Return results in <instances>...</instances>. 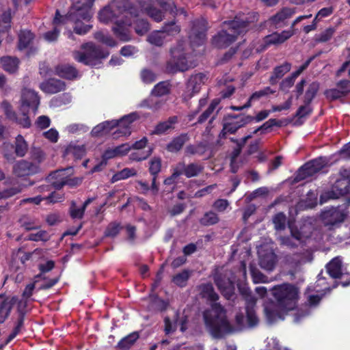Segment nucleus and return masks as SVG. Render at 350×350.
Wrapping results in <instances>:
<instances>
[{
  "label": "nucleus",
  "instance_id": "72a5a7b5",
  "mask_svg": "<svg viewBox=\"0 0 350 350\" xmlns=\"http://www.w3.org/2000/svg\"><path fill=\"white\" fill-rule=\"evenodd\" d=\"M171 91V84L168 81H163L156 84L151 91V94L157 96L161 97L168 95Z\"/></svg>",
  "mask_w": 350,
  "mask_h": 350
},
{
  "label": "nucleus",
  "instance_id": "b1692460",
  "mask_svg": "<svg viewBox=\"0 0 350 350\" xmlns=\"http://www.w3.org/2000/svg\"><path fill=\"white\" fill-rule=\"evenodd\" d=\"M200 295L202 298L206 299L210 302V308L215 303H218L219 299V295L215 292L213 284L210 282L202 284L200 286Z\"/></svg>",
  "mask_w": 350,
  "mask_h": 350
},
{
  "label": "nucleus",
  "instance_id": "7ed1b4c3",
  "mask_svg": "<svg viewBox=\"0 0 350 350\" xmlns=\"http://www.w3.org/2000/svg\"><path fill=\"white\" fill-rule=\"evenodd\" d=\"M258 14L256 12L239 14L232 21H226L224 25H228V30H221L212 38V44L217 49H226L234 43L237 37L245 33L250 25L257 22Z\"/></svg>",
  "mask_w": 350,
  "mask_h": 350
},
{
  "label": "nucleus",
  "instance_id": "20e7f679",
  "mask_svg": "<svg viewBox=\"0 0 350 350\" xmlns=\"http://www.w3.org/2000/svg\"><path fill=\"white\" fill-rule=\"evenodd\" d=\"M139 118L137 112H133L123 116L119 120H112L103 122L93 128L92 135L94 137H100L109 133L113 129H116L112 133L113 138L131 135V124Z\"/></svg>",
  "mask_w": 350,
  "mask_h": 350
},
{
  "label": "nucleus",
  "instance_id": "f03ea898",
  "mask_svg": "<svg viewBox=\"0 0 350 350\" xmlns=\"http://www.w3.org/2000/svg\"><path fill=\"white\" fill-rule=\"evenodd\" d=\"M95 0H75L66 15H61L58 10L55 12L53 23L57 26L68 22L73 23L74 32L85 35L92 28V25L85 24L92 19L94 12L92 7Z\"/></svg>",
  "mask_w": 350,
  "mask_h": 350
},
{
  "label": "nucleus",
  "instance_id": "9d476101",
  "mask_svg": "<svg viewBox=\"0 0 350 350\" xmlns=\"http://www.w3.org/2000/svg\"><path fill=\"white\" fill-rule=\"evenodd\" d=\"M214 282L221 295L227 299H233L234 293V282L226 275L217 274L214 276Z\"/></svg>",
  "mask_w": 350,
  "mask_h": 350
},
{
  "label": "nucleus",
  "instance_id": "3c124183",
  "mask_svg": "<svg viewBox=\"0 0 350 350\" xmlns=\"http://www.w3.org/2000/svg\"><path fill=\"white\" fill-rule=\"evenodd\" d=\"M20 110L22 112L21 116H16V120H14L13 122H16L23 128H29L31 124L28 116L29 109L21 108Z\"/></svg>",
  "mask_w": 350,
  "mask_h": 350
},
{
  "label": "nucleus",
  "instance_id": "39448f33",
  "mask_svg": "<svg viewBox=\"0 0 350 350\" xmlns=\"http://www.w3.org/2000/svg\"><path fill=\"white\" fill-rule=\"evenodd\" d=\"M272 295L279 306L286 310H291L296 306L299 291L294 285L284 283L274 286L272 289Z\"/></svg>",
  "mask_w": 350,
  "mask_h": 350
},
{
  "label": "nucleus",
  "instance_id": "4be33fe9",
  "mask_svg": "<svg viewBox=\"0 0 350 350\" xmlns=\"http://www.w3.org/2000/svg\"><path fill=\"white\" fill-rule=\"evenodd\" d=\"M294 14L295 11L293 9L283 8L275 14L271 16L269 21L270 23L275 25V27H281L286 25L285 21L292 17Z\"/></svg>",
  "mask_w": 350,
  "mask_h": 350
},
{
  "label": "nucleus",
  "instance_id": "bb28decb",
  "mask_svg": "<svg viewBox=\"0 0 350 350\" xmlns=\"http://www.w3.org/2000/svg\"><path fill=\"white\" fill-rule=\"evenodd\" d=\"M277 261V256L272 252H267L259 258L260 267L268 271H271L274 269Z\"/></svg>",
  "mask_w": 350,
  "mask_h": 350
},
{
  "label": "nucleus",
  "instance_id": "6e6d98bb",
  "mask_svg": "<svg viewBox=\"0 0 350 350\" xmlns=\"http://www.w3.org/2000/svg\"><path fill=\"white\" fill-rule=\"evenodd\" d=\"M273 126L281 127L282 122L274 118H271L255 129L252 133L256 134L260 131H267Z\"/></svg>",
  "mask_w": 350,
  "mask_h": 350
},
{
  "label": "nucleus",
  "instance_id": "ddd939ff",
  "mask_svg": "<svg viewBox=\"0 0 350 350\" xmlns=\"http://www.w3.org/2000/svg\"><path fill=\"white\" fill-rule=\"evenodd\" d=\"M131 25L132 23L130 19L121 18L115 21L111 30L118 40L122 42H129L131 40Z\"/></svg>",
  "mask_w": 350,
  "mask_h": 350
},
{
  "label": "nucleus",
  "instance_id": "aec40b11",
  "mask_svg": "<svg viewBox=\"0 0 350 350\" xmlns=\"http://www.w3.org/2000/svg\"><path fill=\"white\" fill-rule=\"evenodd\" d=\"M208 79V76L202 72L192 75L187 83V88L191 91L190 97L198 93L200 90L202 85L204 84Z\"/></svg>",
  "mask_w": 350,
  "mask_h": 350
},
{
  "label": "nucleus",
  "instance_id": "f8f14e48",
  "mask_svg": "<svg viewBox=\"0 0 350 350\" xmlns=\"http://www.w3.org/2000/svg\"><path fill=\"white\" fill-rule=\"evenodd\" d=\"M40 172L38 164L24 159L18 161L13 167L14 174L20 178L33 176Z\"/></svg>",
  "mask_w": 350,
  "mask_h": 350
},
{
  "label": "nucleus",
  "instance_id": "de8ad7c7",
  "mask_svg": "<svg viewBox=\"0 0 350 350\" xmlns=\"http://www.w3.org/2000/svg\"><path fill=\"white\" fill-rule=\"evenodd\" d=\"M12 16L10 10L3 12L0 15V31H8L11 27Z\"/></svg>",
  "mask_w": 350,
  "mask_h": 350
},
{
  "label": "nucleus",
  "instance_id": "ea45409f",
  "mask_svg": "<svg viewBox=\"0 0 350 350\" xmlns=\"http://www.w3.org/2000/svg\"><path fill=\"white\" fill-rule=\"evenodd\" d=\"M28 150V145L21 135H18L15 140V153L18 157L25 155Z\"/></svg>",
  "mask_w": 350,
  "mask_h": 350
},
{
  "label": "nucleus",
  "instance_id": "8fccbe9b",
  "mask_svg": "<svg viewBox=\"0 0 350 350\" xmlns=\"http://www.w3.org/2000/svg\"><path fill=\"white\" fill-rule=\"evenodd\" d=\"M94 38L111 47H114L117 45L116 41L109 35L105 34L102 31H97L94 33Z\"/></svg>",
  "mask_w": 350,
  "mask_h": 350
},
{
  "label": "nucleus",
  "instance_id": "6ab92c4d",
  "mask_svg": "<svg viewBox=\"0 0 350 350\" xmlns=\"http://www.w3.org/2000/svg\"><path fill=\"white\" fill-rule=\"evenodd\" d=\"M178 122V118L176 116L169 117L166 120L158 122L151 135H161L167 133L174 129V125Z\"/></svg>",
  "mask_w": 350,
  "mask_h": 350
},
{
  "label": "nucleus",
  "instance_id": "4d7b16f0",
  "mask_svg": "<svg viewBox=\"0 0 350 350\" xmlns=\"http://www.w3.org/2000/svg\"><path fill=\"white\" fill-rule=\"evenodd\" d=\"M250 273L253 282L255 284L265 283L267 280V277L255 267H250Z\"/></svg>",
  "mask_w": 350,
  "mask_h": 350
},
{
  "label": "nucleus",
  "instance_id": "37998d69",
  "mask_svg": "<svg viewBox=\"0 0 350 350\" xmlns=\"http://www.w3.org/2000/svg\"><path fill=\"white\" fill-rule=\"evenodd\" d=\"M122 228L123 226L120 222L112 221L107 225L104 234L106 237L114 238L118 235Z\"/></svg>",
  "mask_w": 350,
  "mask_h": 350
},
{
  "label": "nucleus",
  "instance_id": "dca6fc26",
  "mask_svg": "<svg viewBox=\"0 0 350 350\" xmlns=\"http://www.w3.org/2000/svg\"><path fill=\"white\" fill-rule=\"evenodd\" d=\"M139 5L142 12L156 22H161L164 18V12L153 5L152 0H139Z\"/></svg>",
  "mask_w": 350,
  "mask_h": 350
},
{
  "label": "nucleus",
  "instance_id": "7c9ffc66",
  "mask_svg": "<svg viewBox=\"0 0 350 350\" xmlns=\"http://www.w3.org/2000/svg\"><path fill=\"white\" fill-rule=\"evenodd\" d=\"M139 338V332H133L122 338L117 344L116 347L120 349H129Z\"/></svg>",
  "mask_w": 350,
  "mask_h": 350
},
{
  "label": "nucleus",
  "instance_id": "4468645a",
  "mask_svg": "<svg viewBox=\"0 0 350 350\" xmlns=\"http://www.w3.org/2000/svg\"><path fill=\"white\" fill-rule=\"evenodd\" d=\"M346 215L338 208L332 207L323 211L321 214L322 221L325 226L332 227L342 222Z\"/></svg>",
  "mask_w": 350,
  "mask_h": 350
},
{
  "label": "nucleus",
  "instance_id": "a211bd4d",
  "mask_svg": "<svg viewBox=\"0 0 350 350\" xmlns=\"http://www.w3.org/2000/svg\"><path fill=\"white\" fill-rule=\"evenodd\" d=\"M66 83L60 79L51 78L40 83V88L47 94H56L66 90Z\"/></svg>",
  "mask_w": 350,
  "mask_h": 350
},
{
  "label": "nucleus",
  "instance_id": "e2e57ef3",
  "mask_svg": "<svg viewBox=\"0 0 350 350\" xmlns=\"http://www.w3.org/2000/svg\"><path fill=\"white\" fill-rule=\"evenodd\" d=\"M1 107L3 109L4 113L8 119L14 121L16 120V113L12 109V107L8 100H3L1 103Z\"/></svg>",
  "mask_w": 350,
  "mask_h": 350
},
{
  "label": "nucleus",
  "instance_id": "49530a36",
  "mask_svg": "<svg viewBox=\"0 0 350 350\" xmlns=\"http://www.w3.org/2000/svg\"><path fill=\"white\" fill-rule=\"evenodd\" d=\"M150 24L146 19H137L135 22L134 29L139 36H144L150 30Z\"/></svg>",
  "mask_w": 350,
  "mask_h": 350
},
{
  "label": "nucleus",
  "instance_id": "1a4fd4ad",
  "mask_svg": "<svg viewBox=\"0 0 350 350\" xmlns=\"http://www.w3.org/2000/svg\"><path fill=\"white\" fill-rule=\"evenodd\" d=\"M122 5V1L119 0H113L107 5L105 6L98 12V20L100 22L108 24L109 23H115L116 21H118V18L121 16L120 7Z\"/></svg>",
  "mask_w": 350,
  "mask_h": 350
},
{
  "label": "nucleus",
  "instance_id": "338daca9",
  "mask_svg": "<svg viewBox=\"0 0 350 350\" xmlns=\"http://www.w3.org/2000/svg\"><path fill=\"white\" fill-rule=\"evenodd\" d=\"M334 33L335 29L334 27H329L317 37L316 41L318 42H326L332 38Z\"/></svg>",
  "mask_w": 350,
  "mask_h": 350
},
{
  "label": "nucleus",
  "instance_id": "5701e85b",
  "mask_svg": "<svg viewBox=\"0 0 350 350\" xmlns=\"http://www.w3.org/2000/svg\"><path fill=\"white\" fill-rule=\"evenodd\" d=\"M55 73L59 77L68 80H74L77 78L79 71L70 64H59L55 68Z\"/></svg>",
  "mask_w": 350,
  "mask_h": 350
},
{
  "label": "nucleus",
  "instance_id": "774afa93",
  "mask_svg": "<svg viewBox=\"0 0 350 350\" xmlns=\"http://www.w3.org/2000/svg\"><path fill=\"white\" fill-rule=\"evenodd\" d=\"M66 151L72 153L76 159H81L85 154V150L83 146H70L66 149Z\"/></svg>",
  "mask_w": 350,
  "mask_h": 350
},
{
  "label": "nucleus",
  "instance_id": "4c0bfd02",
  "mask_svg": "<svg viewBox=\"0 0 350 350\" xmlns=\"http://www.w3.org/2000/svg\"><path fill=\"white\" fill-rule=\"evenodd\" d=\"M219 221V218L217 213L210 211L206 212L199 219L200 224L203 226H210L217 224Z\"/></svg>",
  "mask_w": 350,
  "mask_h": 350
},
{
  "label": "nucleus",
  "instance_id": "e433bc0d",
  "mask_svg": "<svg viewBox=\"0 0 350 350\" xmlns=\"http://www.w3.org/2000/svg\"><path fill=\"white\" fill-rule=\"evenodd\" d=\"M34 38L33 33L28 30L21 31L18 35V48L20 50L25 49L29 46Z\"/></svg>",
  "mask_w": 350,
  "mask_h": 350
},
{
  "label": "nucleus",
  "instance_id": "c9c22d12",
  "mask_svg": "<svg viewBox=\"0 0 350 350\" xmlns=\"http://www.w3.org/2000/svg\"><path fill=\"white\" fill-rule=\"evenodd\" d=\"M207 150V144L205 142H200L196 145L189 144L185 148V154L187 155H195L198 154L200 156L203 155Z\"/></svg>",
  "mask_w": 350,
  "mask_h": 350
},
{
  "label": "nucleus",
  "instance_id": "c756f323",
  "mask_svg": "<svg viewBox=\"0 0 350 350\" xmlns=\"http://www.w3.org/2000/svg\"><path fill=\"white\" fill-rule=\"evenodd\" d=\"M0 62L4 70L10 73H14L18 68L19 60L17 57H12L10 56L2 57Z\"/></svg>",
  "mask_w": 350,
  "mask_h": 350
},
{
  "label": "nucleus",
  "instance_id": "a19ab883",
  "mask_svg": "<svg viewBox=\"0 0 350 350\" xmlns=\"http://www.w3.org/2000/svg\"><path fill=\"white\" fill-rule=\"evenodd\" d=\"M189 277V271L184 269L181 272L174 275L172 279V282L178 286L183 288L187 286Z\"/></svg>",
  "mask_w": 350,
  "mask_h": 350
},
{
  "label": "nucleus",
  "instance_id": "c85d7f7f",
  "mask_svg": "<svg viewBox=\"0 0 350 350\" xmlns=\"http://www.w3.org/2000/svg\"><path fill=\"white\" fill-rule=\"evenodd\" d=\"M219 105V101L217 99H214L211 101L208 108L199 116L198 121L195 123L197 124H202L205 122L208 118H210L208 122L209 124H212L213 121L215 120V116H211L213 114L217 106Z\"/></svg>",
  "mask_w": 350,
  "mask_h": 350
},
{
  "label": "nucleus",
  "instance_id": "0eeeda50",
  "mask_svg": "<svg viewBox=\"0 0 350 350\" xmlns=\"http://www.w3.org/2000/svg\"><path fill=\"white\" fill-rule=\"evenodd\" d=\"M327 164V159L323 157L306 162L296 172L294 182L299 183L314 176L324 168Z\"/></svg>",
  "mask_w": 350,
  "mask_h": 350
},
{
  "label": "nucleus",
  "instance_id": "f704fd0d",
  "mask_svg": "<svg viewBox=\"0 0 350 350\" xmlns=\"http://www.w3.org/2000/svg\"><path fill=\"white\" fill-rule=\"evenodd\" d=\"M320 85L317 81H313L309 84L304 96V103L306 105H310L313 99L316 97Z\"/></svg>",
  "mask_w": 350,
  "mask_h": 350
},
{
  "label": "nucleus",
  "instance_id": "bf43d9fd",
  "mask_svg": "<svg viewBox=\"0 0 350 350\" xmlns=\"http://www.w3.org/2000/svg\"><path fill=\"white\" fill-rule=\"evenodd\" d=\"M22 191L21 185H17L7 188L0 191V198H9Z\"/></svg>",
  "mask_w": 350,
  "mask_h": 350
},
{
  "label": "nucleus",
  "instance_id": "052dcab7",
  "mask_svg": "<svg viewBox=\"0 0 350 350\" xmlns=\"http://www.w3.org/2000/svg\"><path fill=\"white\" fill-rule=\"evenodd\" d=\"M265 311L267 321L270 323H273L279 319H282L281 312L277 309L266 308Z\"/></svg>",
  "mask_w": 350,
  "mask_h": 350
},
{
  "label": "nucleus",
  "instance_id": "423d86ee",
  "mask_svg": "<svg viewBox=\"0 0 350 350\" xmlns=\"http://www.w3.org/2000/svg\"><path fill=\"white\" fill-rule=\"evenodd\" d=\"M84 52L77 51L75 53V59L86 66H95L100 59L107 58L109 55L108 50L100 46L88 42L82 45Z\"/></svg>",
  "mask_w": 350,
  "mask_h": 350
},
{
  "label": "nucleus",
  "instance_id": "cd10ccee",
  "mask_svg": "<svg viewBox=\"0 0 350 350\" xmlns=\"http://www.w3.org/2000/svg\"><path fill=\"white\" fill-rule=\"evenodd\" d=\"M291 68V64L288 62H284V64L278 66L274 68L273 72L269 77V83L273 85L278 83V80L282 78L283 76L290 71Z\"/></svg>",
  "mask_w": 350,
  "mask_h": 350
},
{
  "label": "nucleus",
  "instance_id": "2eb2a0df",
  "mask_svg": "<svg viewBox=\"0 0 350 350\" xmlns=\"http://www.w3.org/2000/svg\"><path fill=\"white\" fill-rule=\"evenodd\" d=\"M176 167L180 176L184 175L187 178L196 177L204 170V166L198 163H190L187 165L184 161H180L176 164Z\"/></svg>",
  "mask_w": 350,
  "mask_h": 350
},
{
  "label": "nucleus",
  "instance_id": "5fc2aeb1",
  "mask_svg": "<svg viewBox=\"0 0 350 350\" xmlns=\"http://www.w3.org/2000/svg\"><path fill=\"white\" fill-rule=\"evenodd\" d=\"M286 216L282 213H278L273 217V223L277 230H282L286 228Z\"/></svg>",
  "mask_w": 350,
  "mask_h": 350
},
{
  "label": "nucleus",
  "instance_id": "09e8293b",
  "mask_svg": "<svg viewBox=\"0 0 350 350\" xmlns=\"http://www.w3.org/2000/svg\"><path fill=\"white\" fill-rule=\"evenodd\" d=\"M227 120L235 119L238 123V127H243L246 124H248L254 121V118L252 116L247 115V116H241L237 114H228L226 116Z\"/></svg>",
  "mask_w": 350,
  "mask_h": 350
},
{
  "label": "nucleus",
  "instance_id": "603ef678",
  "mask_svg": "<svg viewBox=\"0 0 350 350\" xmlns=\"http://www.w3.org/2000/svg\"><path fill=\"white\" fill-rule=\"evenodd\" d=\"M179 318V313L176 312L175 314V322L173 323L169 317L164 319V332L166 335L174 332L176 330L177 323Z\"/></svg>",
  "mask_w": 350,
  "mask_h": 350
},
{
  "label": "nucleus",
  "instance_id": "c03bdc74",
  "mask_svg": "<svg viewBox=\"0 0 350 350\" xmlns=\"http://www.w3.org/2000/svg\"><path fill=\"white\" fill-rule=\"evenodd\" d=\"M161 30L167 36H174L180 33V27L176 25L175 20L165 23Z\"/></svg>",
  "mask_w": 350,
  "mask_h": 350
},
{
  "label": "nucleus",
  "instance_id": "393cba45",
  "mask_svg": "<svg viewBox=\"0 0 350 350\" xmlns=\"http://www.w3.org/2000/svg\"><path fill=\"white\" fill-rule=\"evenodd\" d=\"M342 262L340 256L334 258L327 265V271L329 276L334 279H340L344 277L342 272Z\"/></svg>",
  "mask_w": 350,
  "mask_h": 350
},
{
  "label": "nucleus",
  "instance_id": "13d9d810",
  "mask_svg": "<svg viewBox=\"0 0 350 350\" xmlns=\"http://www.w3.org/2000/svg\"><path fill=\"white\" fill-rule=\"evenodd\" d=\"M18 223L21 226L27 230L37 229L38 227L36 225L35 221L27 215H23L19 219Z\"/></svg>",
  "mask_w": 350,
  "mask_h": 350
},
{
  "label": "nucleus",
  "instance_id": "412c9836",
  "mask_svg": "<svg viewBox=\"0 0 350 350\" xmlns=\"http://www.w3.org/2000/svg\"><path fill=\"white\" fill-rule=\"evenodd\" d=\"M189 139L190 137L188 133H182L179 135L174 137L166 145L165 149L169 152L178 153Z\"/></svg>",
  "mask_w": 350,
  "mask_h": 350
},
{
  "label": "nucleus",
  "instance_id": "680f3d73",
  "mask_svg": "<svg viewBox=\"0 0 350 350\" xmlns=\"http://www.w3.org/2000/svg\"><path fill=\"white\" fill-rule=\"evenodd\" d=\"M275 91L271 90L270 87H266L262 90L258 91H256L252 94L250 96V100H253L254 101L258 100L262 97L267 96L269 94H273Z\"/></svg>",
  "mask_w": 350,
  "mask_h": 350
},
{
  "label": "nucleus",
  "instance_id": "a18cd8bd",
  "mask_svg": "<svg viewBox=\"0 0 350 350\" xmlns=\"http://www.w3.org/2000/svg\"><path fill=\"white\" fill-rule=\"evenodd\" d=\"M157 5L162 9L163 12H168L170 14L172 12H177V7L174 0H155Z\"/></svg>",
  "mask_w": 350,
  "mask_h": 350
},
{
  "label": "nucleus",
  "instance_id": "69168bd1",
  "mask_svg": "<svg viewBox=\"0 0 350 350\" xmlns=\"http://www.w3.org/2000/svg\"><path fill=\"white\" fill-rule=\"evenodd\" d=\"M224 129H227L229 134H234L240 129L235 119L227 120L226 116L224 118Z\"/></svg>",
  "mask_w": 350,
  "mask_h": 350
},
{
  "label": "nucleus",
  "instance_id": "6e6552de",
  "mask_svg": "<svg viewBox=\"0 0 350 350\" xmlns=\"http://www.w3.org/2000/svg\"><path fill=\"white\" fill-rule=\"evenodd\" d=\"M170 53L172 58L166 64L167 72L174 74L178 72H185L189 69L186 53L181 45L171 49Z\"/></svg>",
  "mask_w": 350,
  "mask_h": 350
},
{
  "label": "nucleus",
  "instance_id": "2f4dec72",
  "mask_svg": "<svg viewBox=\"0 0 350 350\" xmlns=\"http://www.w3.org/2000/svg\"><path fill=\"white\" fill-rule=\"evenodd\" d=\"M66 170H56L55 172H51L49 174V178L51 180L55 179L51 183V185L57 190L61 189L65 184V179H64V175H65Z\"/></svg>",
  "mask_w": 350,
  "mask_h": 350
},
{
  "label": "nucleus",
  "instance_id": "58836bf2",
  "mask_svg": "<svg viewBox=\"0 0 350 350\" xmlns=\"http://www.w3.org/2000/svg\"><path fill=\"white\" fill-rule=\"evenodd\" d=\"M13 303L8 299L0 302V324L3 323L10 314Z\"/></svg>",
  "mask_w": 350,
  "mask_h": 350
},
{
  "label": "nucleus",
  "instance_id": "9b49d317",
  "mask_svg": "<svg viewBox=\"0 0 350 350\" xmlns=\"http://www.w3.org/2000/svg\"><path fill=\"white\" fill-rule=\"evenodd\" d=\"M293 35L294 31L293 29L284 30L280 33L275 31L269 34L263 38L262 43L260 46V51H265L271 45L283 44Z\"/></svg>",
  "mask_w": 350,
  "mask_h": 350
},
{
  "label": "nucleus",
  "instance_id": "79ce46f5",
  "mask_svg": "<svg viewBox=\"0 0 350 350\" xmlns=\"http://www.w3.org/2000/svg\"><path fill=\"white\" fill-rule=\"evenodd\" d=\"M165 39V36L161 29L152 31L147 38L148 42L157 46H161L164 43Z\"/></svg>",
  "mask_w": 350,
  "mask_h": 350
},
{
  "label": "nucleus",
  "instance_id": "864d4df0",
  "mask_svg": "<svg viewBox=\"0 0 350 350\" xmlns=\"http://www.w3.org/2000/svg\"><path fill=\"white\" fill-rule=\"evenodd\" d=\"M149 172L154 177H157L161 170V159L154 157L149 162Z\"/></svg>",
  "mask_w": 350,
  "mask_h": 350
},
{
  "label": "nucleus",
  "instance_id": "f3484780",
  "mask_svg": "<svg viewBox=\"0 0 350 350\" xmlns=\"http://www.w3.org/2000/svg\"><path fill=\"white\" fill-rule=\"evenodd\" d=\"M40 104V97L37 92L31 90H25L21 96V108L36 111Z\"/></svg>",
  "mask_w": 350,
  "mask_h": 350
},
{
  "label": "nucleus",
  "instance_id": "473e14b6",
  "mask_svg": "<svg viewBox=\"0 0 350 350\" xmlns=\"http://www.w3.org/2000/svg\"><path fill=\"white\" fill-rule=\"evenodd\" d=\"M255 303L256 301L253 300L252 303H247L245 308L247 325L250 327H254L258 323V318L254 309Z\"/></svg>",
  "mask_w": 350,
  "mask_h": 350
},
{
  "label": "nucleus",
  "instance_id": "0e129e2a",
  "mask_svg": "<svg viewBox=\"0 0 350 350\" xmlns=\"http://www.w3.org/2000/svg\"><path fill=\"white\" fill-rule=\"evenodd\" d=\"M140 77L145 83H152L156 80L155 73L150 69L144 68L141 71Z\"/></svg>",
  "mask_w": 350,
  "mask_h": 350
},
{
  "label": "nucleus",
  "instance_id": "a878e982",
  "mask_svg": "<svg viewBox=\"0 0 350 350\" xmlns=\"http://www.w3.org/2000/svg\"><path fill=\"white\" fill-rule=\"evenodd\" d=\"M17 312L18 318L15 323V326L13 328L12 332L5 340V345H8L14 338L17 336V335L21 332L22 329L24 328L25 312L20 308L17 309Z\"/></svg>",
  "mask_w": 350,
  "mask_h": 350
},
{
  "label": "nucleus",
  "instance_id": "f257e3e1",
  "mask_svg": "<svg viewBox=\"0 0 350 350\" xmlns=\"http://www.w3.org/2000/svg\"><path fill=\"white\" fill-rule=\"evenodd\" d=\"M202 316L206 329L214 338H222L228 334L242 331L245 327L243 312L236 314L235 325L233 326L228 320L226 310L220 303L213 304L211 308L203 312Z\"/></svg>",
  "mask_w": 350,
  "mask_h": 350
}]
</instances>
